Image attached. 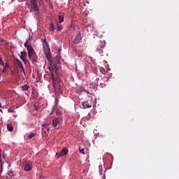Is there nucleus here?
Here are the masks:
<instances>
[{"label":"nucleus","instance_id":"nucleus-10","mask_svg":"<svg viewBox=\"0 0 179 179\" xmlns=\"http://www.w3.org/2000/svg\"><path fill=\"white\" fill-rule=\"evenodd\" d=\"M69 150L66 148H63V150H61L59 153H56V155L59 157H64V155H67V152Z\"/></svg>","mask_w":179,"mask_h":179},{"label":"nucleus","instance_id":"nucleus-15","mask_svg":"<svg viewBox=\"0 0 179 179\" xmlns=\"http://www.w3.org/2000/svg\"><path fill=\"white\" fill-rule=\"evenodd\" d=\"M55 29L54 24L52 23H50L49 27H48V31L50 32H54V30Z\"/></svg>","mask_w":179,"mask_h":179},{"label":"nucleus","instance_id":"nucleus-25","mask_svg":"<svg viewBox=\"0 0 179 179\" xmlns=\"http://www.w3.org/2000/svg\"><path fill=\"white\" fill-rule=\"evenodd\" d=\"M59 103V99L58 98H55V104Z\"/></svg>","mask_w":179,"mask_h":179},{"label":"nucleus","instance_id":"nucleus-14","mask_svg":"<svg viewBox=\"0 0 179 179\" xmlns=\"http://www.w3.org/2000/svg\"><path fill=\"white\" fill-rule=\"evenodd\" d=\"M28 55H27V52H21V56H20V58L21 60L23 62H25V57H27Z\"/></svg>","mask_w":179,"mask_h":179},{"label":"nucleus","instance_id":"nucleus-27","mask_svg":"<svg viewBox=\"0 0 179 179\" xmlns=\"http://www.w3.org/2000/svg\"><path fill=\"white\" fill-rule=\"evenodd\" d=\"M4 42V40L1 38H0V43H3Z\"/></svg>","mask_w":179,"mask_h":179},{"label":"nucleus","instance_id":"nucleus-29","mask_svg":"<svg viewBox=\"0 0 179 179\" xmlns=\"http://www.w3.org/2000/svg\"><path fill=\"white\" fill-rule=\"evenodd\" d=\"M2 169L0 170V178H1Z\"/></svg>","mask_w":179,"mask_h":179},{"label":"nucleus","instance_id":"nucleus-19","mask_svg":"<svg viewBox=\"0 0 179 179\" xmlns=\"http://www.w3.org/2000/svg\"><path fill=\"white\" fill-rule=\"evenodd\" d=\"M62 29H63L62 25L57 24V31L60 32L62 31Z\"/></svg>","mask_w":179,"mask_h":179},{"label":"nucleus","instance_id":"nucleus-32","mask_svg":"<svg viewBox=\"0 0 179 179\" xmlns=\"http://www.w3.org/2000/svg\"><path fill=\"white\" fill-rule=\"evenodd\" d=\"M2 157H3V158H5V156H4V155H2Z\"/></svg>","mask_w":179,"mask_h":179},{"label":"nucleus","instance_id":"nucleus-26","mask_svg":"<svg viewBox=\"0 0 179 179\" xmlns=\"http://www.w3.org/2000/svg\"><path fill=\"white\" fill-rule=\"evenodd\" d=\"M1 152H2V150H1V149H0V162L1 161Z\"/></svg>","mask_w":179,"mask_h":179},{"label":"nucleus","instance_id":"nucleus-12","mask_svg":"<svg viewBox=\"0 0 179 179\" xmlns=\"http://www.w3.org/2000/svg\"><path fill=\"white\" fill-rule=\"evenodd\" d=\"M60 119L59 118H55L52 121V125L54 127H57V125L59 124Z\"/></svg>","mask_w":179,"mask_h":179},{"label":"nucleus","instance_id":"nucleus-9","mask_svg":"<svg viewBox=\"0 0 179 179\" xmlns=\"http://www.w3.org/2000/svg\"><path fill=\"white\" fill-rule=\"evenodd\" d=\"M82 40V37L80 36V32L78 31V33H77V36L74 39V44L77 45L78 43H80V41Z\"/></svg>","mask_w":179,"mask_h":179},{"label":"nucleus","instance_id":"nucleus-30","mask_svg":"<svg viewBox=\"0 0 179 179\" xmlns=\"http://www.w3.org/2000/svg\"><path fill=\"white\" fill-rule=\"evenodd\" d=\"M38 107H35V110L38 111Z\"/></svg>","mask_w":179,"mask_h":179},{"label":"nucleus","instance_id":"nucleus-18","mask_svg":"<svg viewBox=\"0 0 179 179\" xmlns=\"http://www.w3.org/2000/svg\"><path fill=\"white\" fill-rule=\"evenodd\" d=\"M29 89H30V86H29L28 85H24L22 86L23 91H28Z\"/></svg>","mask_w":179,"mask_h":179},{"label":"nucleus","instance_id":"nucleus-28","mask_svg":"<svg viewBox=\"0 0 179 179\" xmlns=\"http://www.w3.org/2000/svg\"><path fill=\"white\" fill-rule=\"evenodd\" d=\"M2 72H3V73L6 72V68H3V70H2Z\"/></svg>","mask_w":179,"mask_h":179},{"label":"nucleus","instance_id":"nucleus-22","mask_svg":"<svg viewBox=\"0 0 179 179\" xmlns=\"http://www.w3.org/2000/svg\"><path fill=\"white\" fill-rule=\"evenodd\" d=\"M8 175L10 177H13V172L12 171H8Z\"/></svg>","mask_w":179,"mask_h":179},{"label":"nucleus","instance_id":"nucleus-20","mask_svg":"<svg viewBox=\"0 0 179 179\" xmlns=\"http://www.w3.org/2000/svg\"><path fill=\"white\" fill-rule=\"evenodd\" d=\"M36 136V134L34 133H31L29 134V136H27V138H29V139L32 138L33 137Z\"/></svg>","mask_w":179,"mask_h":179},{"label":"nucleus","instance_id":"nucleus-17","mask_svg":"<svg viewBox=\"0 0 179 179\" xmlns=\"http://www.w3.org/2000/svg\"><path fill=\"white\" fill-rule=\"evenodd\" d=\"M6 128H7L8 131H10V132L13 131V127H12V124L6 125Z\"/></svg>","mask_w":179,"mask_h":179},{"label":"nucleus","instance_id":"nucleus-13","mask_svg":"<svg viewBox=\"0 0 179 179\" xmlns=\"http://www.w3.org/2000/svg\"><path fill=\"white\" fill-rule=\"evenodd\" d=\"M58 86H59L58 84H55L54 85V90H55V92L62 93V89L61 87H58Z\"/></svg>","mask_w":179,"mask_h":179},{"label":"nucleus","instance_id":"nucleus-5","mask_svg":"<svg viewBox=\"0 0 179 179\" xmlns=\"http://www.w3.org/2000/svg\"><path fill=\"white\" fill-rule=\"evenodd\" d=\"M97 48H96V50H97L98 53L103 54V49L104 48V44L101 41H98L97 44L96 45Z\"/></svg>","mask_w":179,"mask_h":179},{"label":"nucleus","instance_id":"nucleus-2","mask_svg":"<svg viewBox=\"0 0 179 179\" xmlns=\"http://www.w3.org/2000/svg\"><path fill=\"white\" fill-rule=\"evenodd\" d=\"M43 43L44 54L45 55L46 58L49 59L51 57V54H50L49 44L46 41L45 38L43 39Z\"/></svg>","mask_w":179,"mask_h":179},{"label":"nucleus","instance_id":"nucleus-6","mask_svg":"<svg viewBox=\"0 0 179 179\" xmlns=\"http://www.w3.org/2000/svg\"><path fill=\"white\" fill-rule=\"evenodd\" d=\"M92 99H88L87 101H85L84 102H82V106L84 109L90 108L92 107Z\"/></svg>","mask_w":179,"mask_h":179},{"label":"nucleus","instance_id":"nucleus-8","mask_svg":"<svg viewBox=\"0 0 179 179\" xmlns=\"http://www.w3.org/2000/svg\"><path fill=\"white\" fill-rule=\"evenodd\" d=\"M42 129V134H46L50 131V127L49 124H42V127L41 128Z\"/></svg>","mask_w":179,"mask_h":179},{"label":"nucleus","instance_id":"nucleus-4","mask_svg":"<svg viewBox=\"0 0 179 179\" xmlns=\"http://www.w3.org/2000/svg\"><path fill=\"white\" fill-rule=\"evenodd\" d=\"M48 70L50 72V76L52 77H53L54 76V73H57V64H50V66H48Z\"/></svg>","mask_w":179,"mask_h":179},{"label":"nucleus","instance_id":"nucleus-31","mask_svg":"<svg viewBox=\"0 0 179 179\" xmlns=\"http://www.w3.org/2000/svg\"><path fill=\"white\" fill-rule=\"evenodd\" d=\"M0 108H2V105H1V103H0Z\"/></svg>","mask_w":179,"mask_h":179},{"label":"nucleus","instance_id":"nucleus-1","mask_svg":"<svg viewBox=\"0 0 179 179\" xmlns=\"http://www.w3.org/2000/svg\"><path fill=\"white\" fill-rule=\"evenodd\" d=\"M29 39H27V42L24 43V47L27 50V55L29 56V59L31 60H33L34 58V56L36 55V52H34V50L33 49L32 46L29 45Z\"/></svg>","mask_w":179,"mask_h":179},{"label":"nucleus","instance_id":"nucleus-11","mask_svg":"<svg viewBox=\"0 0 179 179\" xmlns=\"http://www.w3.org/2000/svg\"><path fill=\"white\" fill-rule=\"evenodd\" d=\"M31 170H32V166L29 163H25L24 171H30Z\"/></svg>","mask_w":179,"mask_h":179},{"label":"nucleus","instance_id":"nucleus-7","mask_svg":"<svg viewBox=\"0 0 179 179\" xmlns=\"http://www.w3.org/2000/svg\"><path fill=\"white\" fill-rule=\"evenodd\" d=\"M15 62L17 64V66L20 69H21V72L25 74L24 68L23 67L22 62L19 59H15Z\"/></svg>","mask_w":179,"mask_h":179},{"label":"nucleus","instance_id":"nucleus-24","mask_svg":"<svg viewBox=\"0 0 179 179\" xmlns=\"http://www.w3.org/2000/svg\"><path fill=\"white\" fill-rule=\"evenodd\" d=\"M3 66H4L3 69H8L9 68V65L8 64H6V65H2Z\"/></svg>","mask_w":179,"mask_h":179},{"label":"nucleus","instance_id":"nucleus-16","mask_svg":"<svg viewBox=\"0 0 179 179\" xmlns=\"http://www.w3.org/2000/svg\"><path fill=\"white\" fill-rule=\"evenodd\" d=\"M58 19L59 23H62L63 22H64V17L63 15H59Z\"/></svg>","mask_w":179,"mask_h":179},{"label":"nucleus","instance_id":"nucleus-23","mask_svg":"<svg viewBox=\"0 0 179 179\" xmlns=\"http://www.w3.org/2000/svg\"><path fill=\"white\" fill-rule=\"evenodd\" d=\"M0 65L4 66V63L1 57H0Z\"/></svg>","mask_w":179,"mask_h":179},{"label":"nucleus","instance_id":"nucleus-3","mask_svg":"<svg viewBox=\"0 0 179 179\" xmlns=\"http://www.w3.org/2000/svg\"><path fill=\"white\" fill-rule=\"evenodd\" d=\"M29 8V12L32 13L38 12V3L36 2V0H29V5L27 6Z\"/></svg>","mask_w":179,"mask_h":179},{"label":"nucleus","instance_id":"nucleus-21","mask_svg":"<svg viewBox=\"0 0 179 179\" xmlns=\"http://www.w3.org/2000/svg\"><path fill=\"white\" fill-rule=\"evenodd\" d=\"M79 150H80V154H82V155H85V152L84 151V148H81L80 147Z\"/></svg>","mask_w":179,"mask_h":179}]
</instances>
